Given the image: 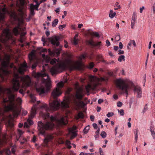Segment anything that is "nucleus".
<instances>
[{
  "mask_svg": "<svg viewBox=\"0 0 155 155\" xmlns=\"http://www.w3.org/2000/svg\"><path fill=\"white\" fill-rule=\"evenodd\" d=\"M5 58L6 61L8 62L10 58V56L8 54H5Z\"/></svg>",
  "mask_w": 155,
  "mask_h": 155,
  "instance_id": "42",
  "label": "nucleus"
},
{
  "mask_svg": "<svg viewBox=\"0 0 155 155\" xmlns=\"http://www.w3.org/2000/svg\"><path fill=\"white\" fill-rule=\"evenodd\" d=\"M66 26L65 25H60L58 27L59 29L61 30H63V28L66 27Z\"/></svg>",
  "mask_w": 155,
  "mask_h": 155,
  "instance_id": "46",
  "label": "nucleus"
},
{
  "mask_svg": "<svg viewBox=\"0 0 155 155\" xmlns=\"http://www.w3.org/2000/svg\"><path fill=\"white\" fill-rule=\"evenodd\" d=\"M94 66V64L93 62H91L89 64L88 68L90 69L92 68Z\"/></svg>",
  "mask_w": 155,
  "mask_h": 155,
  "instance_id": "39",
  "label": "nucleus"
},
{
  "mask_svg": "<svg viewBox=\"0 0 155 155\" xmlns=\"http://www.w3.org/2000/svg\"><path fill=\"white\" fill-rule=\"evenodd\" d=\"M90 129L89 126H86L84 129L83 132L85 134H86L87 133L88 130Z\"/></svg>",
  "mask_w": 155,
  "mask_h": 155,
  "instance_id": "33",
  "label": "nucleus"
},
{
  "mask_svg": "<svg viewBox=\"0 0 155 155\" xmlns=\"http://www.w3.org/2000/svg\"><path fill=\"white\" fill-rule=\"evenodd\" d=\"M29 9L30 10L31 14L32 15H34L35 14L34 7H31V6H30Z\"/></svg>",
  "mask_w": 155,
  "mask_h": 155,
  "instance_id": "32",
  "label": "nucleus"
},
{
  "mask_svg": "<svg viewBox=\"0 0 155 155\" xmlns=\"http://www.w3.org/2000/svg\"><path fill=\"white\" fill-rule=\"evenodd\" d=\"M122 104H123L122 102L120 101H118L117 103V105L118 107H121L122 106Z\"/></svg>",
  "mask_w": 155,
  "mask_h": 155,
  "instance_id": "55",
  "label": "nucleus"
},
{
  "mask_svg": "<svg viewBox=\"0 0 155 155\" xmlns=\"http://www.w3.org/2000/svg\"><path fill=\"white\" fill-rule=\"evenodd\" d=\"M7 12L5 8H2L1 10H0V20L1 21H3L5 17V15Z\"/></svg>",
  "mask_w": 155,
  "mask_h": 155,
  "instance_id": "13",
  "label": "nucleus"
},
{
  "mask_svg": "<svg viewBox=\"0 0 155 155\" xmlns=\"http://www.w3.org/2000/svg\"><path fill=\"white\" fill-rule=\"evenodd\" d=\"M87 33L92 36H94L97 37H100L99 34L96 32H93L91 30H89L87 31Z\"/></svg>",
  "mask_w": 155,
  "mask_h": 155,
  "instance_id": "18",
  "label": "nucleus"
},
{
  "mask_svg": "<svg viewBox=\"0 0 155 155\" xmlns=\"http://www.w3.org/2000/svg\"><path fill=\"white\" fill-rule=\"evenodd\" d=\"M23 7L22 6H19L18 8V11L20 13V14L23 15L24 14L23 11Z\"/></svg>",
  "mask_w": 155,
  "mask_h": 155,
  "instance_id": "26",
  "label": "nucleus"
},
{
  "mask_svg": "<svg viewBox=\"0 0 155 155\" xmlns=\"http://www.w3.org/2000/svg\"><path fill=\"white\" fill-rule=\"evenodd\" d=\"M113 98L115 100H117L118 98V96L117 95H116V94H114L113 96Z\"/></svg>",
  "mask_w": 155,
  "mask_h": 155,
  "instance_id": "63",
  "label": "nucleus"
},
{
  "mask_svg": "<svg viewBox=\"0 0 155 155\" xmlns=\"http://www.w3.org/2000/svg\"><path fill=\"white\" fill-rule=\"evenodd\" d=\"M116 83L117 87L119 89L122 91L124 93H125L127 94V90L129 88L128 84H126L121 79H117Z\"/></svg>",
  "mask_w": 155,
  "mask_h": 155,
  "instance_id": "5",
  "label": "nucleus"
},
{
  "mask_svg": "<svg viewBox=\"0 0 155 155\" xmlns=\"http://www.w3.org/2000/svg\"><path fill=\"white\" fill-rule=\"evenodd\" d=\"M3 33L7 39H9L11 37V34L9 30L8 29L6 28L4 29L3 31Z\"/></svg>",
  "mask_w": 155,
  "mask_h": 155,
  "instance_id": "15",
  "label": "nucleus"
},
{
  "mask_svg": "<svg viewBox=\"0 0 155 155\" xmlns=\"http://www.w3.org/2000/svg\"><path fill=\"white\" fill-rule=\"evenodd\" d=\"M106 44L107 46H110V42L108 40H107L106 41Z\"/></svg>",
  "mask_w": 155,
  "mask_h": 155,
  "instance_id": "60",
  "label": "nucleus"
},
{
  "mask_svg": "<svg viewBox=\"0 0 155 155\" xmlns=\"http://www.w3.org/2000/svg\"><path fill=\"white\" fill-rule=\"evenodd\" d=\"M99 132H100V128H98L97 130L95 132V134L96 135L94 136V137L95 138H97V135H98L99 134Z\"/></svg>",
  "mask_w": 155,
  "mask_h": 155,
  "instance_id": "52",
  "label": "nucleus"
},
{
  "mask_svg": "<svg viewBox=\"0 0 155 155\" xmlns=\"http://www.w3.org/2000/svg\"><path fill=\"white\" fill-rule=\"evenodd\" d=\"M97 84H94V86L93 87V88H92L90 84H88L86 87V89L87 91H89L90 89H92L93 90L95 88L97 87Z\"/></svg>",
  "mask_w": 155,
  "mask_h": 155,
  "instance_id": "24",
  "label": "nucleus"
},
{
  "mask_svg": "<svg viewBox=\"0 0 155 155\" xmlns=\"http://www.w3.org/2000/svg\"><path fill=\"white\" fill-rule=\"evenodd\" d=\"M71 143L70 141L68 140H66L65 143V144L67 146V147L68 149H71V146L70 145Z\"/></svg>",
  "mask_w": 155,
  "mask_h": 155,
  "instance_id": "25",
  "label": "nucleus"
},
{
  "mask_svg": "<svg viewBox=\"0 0 155 155\" xmlns=\"http://www.w3.org/2000/svg\"><path fill=\"white\" fill-rule=\"evenodd\" d=\"M84 115L83 113L82 112H79L77 116L75 117L76 120H78L80 118H83L84 117Z\"/></svg>",
  "mask_w": 155,
  "mask_h": 155,
  "instance_id": "21",
  "label": "nucleus"
},
{
  "mask_svg": "<svg viewBox=\"0 0 155 155\" xmlns=\"http://www.w3.org/2000/svg\"><path fill=\"white\" fill-rule=\"evenodd\" d=\"M114 115V113L112 112H108L107 114V116L108 117H110L113 116Z\"/></svg>",
  "mask_w": 155,
  "mask_h": 155,
  "instance_id": "43",
  "label": "nucleus"
},
{
  "mask_svg": "<svg viewBox=\"0 0 155 155\" xmlns=\"http://www.w3.org/2000/svg\"><path fill=\"white\" fill-rule=\"evenodd\" d=\"M36 113V109L35 107H32L31 111V115L30 117L33 118Z\"/></svg>",
  "mask_w": 155,
  "mask_h": 155,
  "instance_id": "20",
  "label": "nucleus"
},
{
  "mask_svg": "<svg viewBox=\"0 0 155 155\" xmlns=\"http://www.w3.org/2000/svg\"><path fill=\"white\" fill-rule=\"evenodd\" d=\"M136 17V15L135 12H134L133 13L132 18H134V19H135Z\"/></svg>",
  "mask_w": 155,
  "mask_h": 155,
  "instance_id": "61",
  "label": "nucleus"
},
{
  "mask_svg": "<svg viewBox=\"0 0 155 155\" xmlns=\"http://www.w3.org/2000/svg\"><path fill=\"white\" fill-rule=\"evenodd\" d=\"M41 41L43 42V44L44 45H45V44H46L47 43V41H46V38L45 37H43L41 39Z\"/></svg>",
  "mask_w": 155,
  "mask_h": 155,
  "instance_id": "41",
  "label": "nucleus"
},
{
  "mask_svg": "<svg viewBox=\"0 0 155 155\" xmlns=\"http://www.w3.org/2000/svg\"><path fill=\"white\" fill-rule=\"evenodd\" d=\"M50 71L52 76L56 75L58 73L62 72L61 65H54L51 68Z\"/></svg>",
  "mask_w": 155,
  "mask_h": 155,
  "instance_id": "7",
  "label": "nucleus"
},
{
  "mask_svg": "<svg viewBox=\"0 0 155 155\" xmlns=\"http://www.w3.org/2000/svg\"><path fill=\"white\" fill-rule=\"evenodd\" d=\"M78 40L75 38L74 41V44L75 45H77L78 44Z\"/></svg>",
  "mask_w": 155,
  "mask_h": 155,
  "instance_id": "59",
  "label": "nucleus"
},
{
  "mask_svg": "<svg viewBox=\"0 0 155 155\" xmlns=\"http://www.w3.org/2000/svg\"><path fill=\"white\" fill-rule=\"evenodd\" d=\"M82 65L81 62H78L76 65H72L71 66V70L74 69H80Z\"/></svg>",
  "mask_w": 155,
  "mask_h": 155,
  "instance_id": "17",
  "label": "nucleus"
},
{
  "mask_svg": "<svg viewBox=\"0 0 155 155\" xmlns=\"http://www.w3.org/2000/svg\"><path fill=\"white\" fill-rule=\"evenodd\" d=\"M120 39V36L119 35H116L115 39L117 41H119Z\"/></svg>",
  "mask_w": 155,
  "mask_h": 155,
  "instance_id": "49",
  "label": "nucleus"
},
{
  "mask_svg": "<svg viewBox=\"0 0 155 155\" xmlns=\"http://www.w3.org/2000/svg\"><path fill=\"white\" fill-rule=\"evenodd\" d=\"M100 135L102 138H104L106 137L107 134L105 131H103L101 132Z\"/></svg>",
  "mask_w": 155,
  "mask_h": 155,
  "instance_id": "36",
  "label": "nucleus"
},
{
  "mask_svg": "<svg viewBox=\"0 0 155 155\" xmlns=\"http://www.w3.org/2000/svg\"><path fill=\"white\" fill-rule=\"evenodd\" d=\"M19 92L23 95H24L25 94V92L23 91V90L22 89H20L19 91Z\"/></svg>",
  "mask_w": 155,
  "mask_h": 155,
  "instance_id": "57",
  "label": "nucleus"
},
{
  "mask_svg": "<svg viewBox=\"0 0 155 155\" xmlns=\"http://www.w3.org/2000/svg\"><path fill=\"white\" fill-rule=\"evenodd\" d=\"M148 109V107L147 106V104H146V105L145 106L144 109H143V113H144L145 112V111L147 110Z\"/></svg>",
  "mask_w": 155,
  "mask_h": 155,
  "instance_id": "53",
  "label": "nucleus"
},
{
  "mask_svg": "<svg viewBox=\"0 0 155 155\" xmlns=\"http://www.w3.org/2000/svg\"><path fill=\"white\" fill-rule=\"evenodd\" d=\"M116 13L113 12V10H111L110 13L109 14V16L111 18H113L115 16Z\"/></svg>",
  "mask_w": 155,
  "mask_h": 155,
  "instance_id": "27",
  "label": "nucleus"
},
{
  "mask_svg": "<svg viewBox=\"0 0 155 155\" xmlns=\"http://www.w3.org/2000/svg\"><path fill=\"white\" fill-rule=\"evenodd\" d=\"M12 81V89L0 86V99H3V105L6 110L12 112V115H9V117L15 118L17 117L20 113V110L17 107L16 102L20 103L22 100L19 97L16 100L15 95L12 94V91L16 92L18 90L20 87V82L22 83L23 86L25 87L30 86L31 82L28 76L27 75L25 77L19 76L17 73L14 74V78Z\"/></svg>",
  "mask_w": 155,
  "mask_h": 155,
  "instance_id": "1",
  "label": "nucleus"
},
{
  "mask_svg": "<svg viewBox=\"0 0 155 155\" xmlns=\"http://www.w3.org/2000/svg\"><path fill=\"white\" fill-rule=\"evenodd\" d=\"M86 55L85 54H82L79 57V59L82 60V59H85L86 57Z\"/></svg>",
  "mask_w": 155,
  "mask_h": 155,
  "instance_id": "47",
  "label": "nucleus"
},
{
  "mask_svg": "<svg viewBox=\"0 0 155 155\" xmlns=\"http://www.w3.org/2000/svg\"><path fill=\"white\" fill-rule=\"evenodd\" d=\"M114 7L115 8L114 9L115 10L120 9V5H119V3L117 2L115 3Z\"/></svg>",
  "mask_w": 155,
  "mask_h": 155,
  "instance_id": "34",
  "label": "nucleus"
},
{
  "mask_svg": "<svg viewBox=\"0 0 155 155\" xmlns=\"http://www.w3.org/2000/svg\"><path fill=\"white\" fill-rule=\"evenodd\" d=\"M132 86H133L134 87V91L135 94H137V98H140L141 97L142 91L140 87L139 86H135L134 85L133 83H131Z\"/></svg>",
  "mask_w": 155,
  "mask_h": 155,
  "instance_id": "8",
  "label": "nucleus"
},
{
  "mask_svg": "<svg viewBox=\"0 0 155 155\" xmlns=\"http://www.w3.org/2000/svg\"><path fill=\"white\" fill-rule=\"evenodd\" d=\"M58 23V20L57 19H55L52 22V26L53 27H55L57 25Z\"/></svg>",
  "mask_w": 155,
  "mask_h": 155,
  "instance_id": "30",
  "label": "nucleus"
},
{
  "mask_svg": "<svg viewBox=\"0 0 155 155\" xmlns=\"http://www.w3.org/2000/svg\"><path fill=\"white\" fill-rule=\"evenodd\" d=\"M44 118L46 122L43 123L41 121L38 122V129L41 134H44L45 130H52L54 126L53 123L55 122L60 126L65 125L68 124V121L66 117H62L60 119L58 118L57 117L51 116L50 117L48 113L43 114Z\"/></svg>",
  "mask_w": 155,
  "mask_h": 155,
  "instance_id": "2",
  "label": "nucleus"
},
{
  "mask_svg": "<svg viewBox=\"0 0 155 155\" xmlns=\"http://www.w3.org/2000/svg\"><path fill=\"white\" fill-rule=\"evenodd\" d=\"M19 29H20V24L19 23L18 25L14 28L13 29V32L15 35L17 36L19 34L20 32L19 31Z\"/></svg>",
  "mask_w": 155,
  "mask_h": 155,
  "instance_id": "16",
  "label": "nucleus"
},
{
  "mask_svg": "<svg viewBox=\"0 0 155 155\" xmlns=\"http://www.w3.org/2000/svg\"><path fill=\"white\" fill-rule=\"evenodd\" d=\"M18 141H19L20 142V143L21 144H23L27 142L26 139L24 138L23 137H19L17 139Z\"/></svg>",
  "mask_w": 155,
  "mask_h": 155,
  "instance_id": "19",
  "label": "nucleus"
},
{
  "mask_svg": "<svg viewBox=\"0 0 155 155\" xmlns=\"http://www.w3.org/2000/svg\"><path fill=\"white\" fill-rule=\"evenodd\" d=\"M10 73L9 71L3 68H0V78L3 79L4 75H7Z\"/></svg>",
  "mask_w": 155,
  "mask_h": 155,
  "instance_id": "11",
  "label": "nucleus"
},
{
  "mask_svg": "<svg viewBox=\"0 0 155 155\" xmlns=\"http://www.w3.org/2000/svg\"><path fill=\"white\" fill-rule=\"evenodd\" d=\"M48 39L51 43L55 47H58L60 44L59 41L60 37L59 36L54 35L51 38H49Z\"/></svg>",
  "mask_w": 155,
  "mask_h": 155,
  "instance_id": "6",
  "label": "nucleus"
},
{
  "mask_svg": "<svg viewBox=\"0 0 155 155\" xmlns=\"http://www.w3.org/2000/svg\"><path fill=\"white\" fill-rule=\"evenodd\" d=\"M87 44L93 47H97L99 48L102 45L101 41H97L95 42L92 39L87 40Z\"/></svg>",
  "mask_w": 155,
  "mask_h": 155,
  "instance_id": "10",
  "label": "nucleus"
},
{
  "mask_svg": "<svg viewBox=\"0 0 155 155\" xmlns=\"http://www.w3.org/2000/svg\"><path fill=\"white\" fill-rule=\"evenodd\" d=\"M3 63L5 67L7 66L8 64L7 61H4Z\"/></svg>",
  "mask_w": 155,
  "mask_h": 155,
  "instance_id": "58",
  "label": "nucleus"
},
{
  "mask_svg": "<svg viewBox=\"0 0 155 155\" xmlns=\"http://www.w3.org/2000/svg\"><path fill=\"white\" fill-rule=\"evenodd\" d=\"M30 6L31 7H34V9H35L37 11H38V8L39 6V4H38V5H34L33 4H31L30 5Z\"/></svg>",
  "mask_w": 155,
  "mask_h": 155,
  "instance_id": "28",
  "label": "nucleus"
},
{
  "mask_svg": "<svg viewBox=\"0 0 155 155\" xmlns=\"http://www.w3.org/2000/svg\"><path fill=\"white\" fill-rule=\"evenodd\" d=\"M9 14L11 17L13 18L14 21H16L18 19V18L16 12L15 11H11Z\"/></svg>",
  "mask_w": 155,
  "mask_h": 155,
  "instance_id": "14",
  "label": "nucleus"
},
{
  "mask_svg": "<svg viewBox=\"0 0 155 155\" xmlns=\"http://www.w3.org/2000/svg\"><path fill=\"white\" fill-rule=\"evenodd\" d=\"M124 58L125 57L124 55H121L119 56L118 59V61L120 62H121L123 60H124Z\"/></svg>",
  "mask_w": 155,
  "mask_h": 155,
  "instance_id": "37",
  "label": "nucleus"
},
{
  "mask_svg": "<svg viewBox=\"0 0 155 155\" xmlns=\"http://www.w3.org/2000/svg\"><path fill=\"white\" fill-rule=\"evenodd\" d=\"M118 112L120 113V114L121 115L123 116L124 115V112L123 110L121 109L120 110H119L118 109Z\"/></svg>",
  "mask_w": 155,
  "mask_h": 155,
  "instance_id": "48",
  "label": "nucleus"
},
{
  "mask_svg": "<svg viewBox=\"0 0 155 155\" xmlns=\"http://www.w3.org/2000/svg\"><path fill=\"white\" fill-rule=\"evenodd\" d=\"M75 96L78 99H81L83 97L82 95V94L80 93H77L76 95Z\"/></svg>",
  "mask_w": 155,
  "mask_h": 155,
  "instance_id": "29",
  "label": "nucleus"
},
{
  "mask_svg": "<svg viewBox=\"0 0 155 155\" xmlns=\"http://www.w3.org/2000/svg\"><path fill=\"white\" fill-rule=\"evenodd\" d=\"M28 66L27 63L25 61L22 64H21L18 70V72L20 74H22L24 72L26 71Z\"/></svg>",
  "mask_w": 155,
  "mask_h": 155,
  "instance_id": "9",
  "label": "nucleus"
},
{
  "mask_svg": "<svg viewBox=\"0 0 155 155\" xmlns=\"http://www.w3.org/2000/svg\"><path fill=\"white\" fill-rule=\"evenodd\" d=\"M132 44H133L134 46H135L136 45L135 42L134 40H130V42L128 44L129 46H131Z\"/></svg>",
  "mask_w": 155,
  "mask_h": 155,
  "instance_id": "31",
  "label": "nucleus"
},
{
  "mask_svg": "<svg viewBox=\"0 0 155 155\" xmlns=\"http://www.w3.org/2000/svg\"><path fill=\"white\" fill-rule=\"evenodd\" d=\"M37 65V63H35L32 64L31 68L32 69H34L36 68Z\"/></svg>",
  "mask_w": 155,
  "mask_h": 155,
  "instance_id": "54",
  "label": "nucleus"
},
{
  "mask_svg": "<svg viewBox=\"0 0 155 155\" xmlns=\"http://www.w3.org/2000/svg\"><path fill=\"white\" fill-rule=\"evenodd\" d=\"M54 137L52 135H48L45 138L44 140V146L45 147H48V143Z\"/></svg>",
  "mask_w": 155,
  "mask_h": 155,
  "instance_id": "12",
  "label": "nucleus"
},
{
  "mask_svg": "<svg viewBox=\"0 0 155 155\" xmlns=\"http://www.w3.org/2000/svg\"><path fill=\"white\" fill-rule=\"evenodd\" d=\"M58 88L54 89L51 93V96L54 99L51 102L49 103V107L46 104H43L41 107L44 108L47 111H55L58 110L61 107L62 108H66L69 107V104L68 102L64 101L61 102V104L57 97L60 95L62 93L60 88H62L64 86L62 83H59L57 84Z\"/></svg>",
  "mask_w": 155,
  "mask_h": 155,
  "instance_id": "3",
  "label": "nucleus"
},
{
  "mask_svg": "<svg viewBox=\"0 0 155 155\" xmlns=\"http://www.w3.org/2000/svg\"><path fill=\"white\" fill-rule=\"evenodd\" d=\"M150 131L153 137L154 138L155 137V133L154 132H153L151 129V130Z\"/></svg>",
  "mask_w": 155,
  "mask_h": 155,
  "instance_id": "56",
  "label": "nucleus"
},
{
  "mask_svg": "<svg viewBox=\"0 0 155 155\" xmlns=\"http://www.w3.org/2000/svg\"><path fill=\"white\" fill-rule=\"evenodd\" d=\"M45 71L44 66H43L42 70L43 73L34 72L32 74V75L35 78L37 79L41 78V82L40 85H38L36 83L35 86L36 91L40 95L45 92H48L51 88L50 79L48 75L45 72Z\"/></svg>",
  "mask_w": 155,
  "mask_h": 155,
  "instance_id": "4",
  "label": "nucleus"
},
{
  "mask_svg": "<svg viewBox=\"0 0 155 155\" xmlns=\"http://www.w3.org/2000/svg\"><path fill=\"white\" fill-rule=\"evenodd\" d=\"M57 61V60L56 59L54 58L51 60L50 61V63L51 64H56Z\"/></svg>",
  "mask_w": 155,
  "mask_h": 155,
  "instance_id": "38",
  "label": "nucleus"
},
{
  "mask_svg": "<svg viewBox=\"0 0 155 155\" xmlns=\"http://www.w3.org/2000/svg\"><path fill=\"white\" fill-rule=\"evenodd\" d=\"M74 86L75 87V88L76 90H78L79 87V83L78 82H76L74 84Z\"/></svg>",
  "mask_w": 155,
  "mask_h": 155,
  "instance_id": "40",
  "label": "nucleus"
},
{
  "mask_svg": "<svg viewBox=\"0 0 155 155\" xmlns=\"http://www.w3.org/2000/svg\"><path fill=\"white\" fill-rule=\"evenodd\" d=\"M153 14H154L155 12V2L154 3L153 5Z\"/></svg>",
  "mask_w": 155,
  "mask_h": 155,
  "instance_id": "64",
  "label": "nucleus"
},
{
  "mask_svg": "<svg viewBox=\"0 0 155 155\" xmlns=\"http://www.w3.org/2000/svg\"><path fill=\"white\" fill-rule=\"evenodd\" d=\"M134 18H132L131 21V27L132 28H134L135 24V21L136 20L135 19H134Z\"/></svg>",
  "mask_w": 155,
  "mask_h": 155,
  "instance_id": "35",
  "label": "nucleus"
},
{
  "mask_svg": "<svg viewBox=\"0 0 155 155\" xmlns=\"http://www.w3.org/2000/svg\"><path fill=\"white\" fill-rule=\"evenodd\" d=\"M97 60L100 61H102L103 62L105 63L106 61L103 59V56L101 54H98L96 56Z\"/></svg>",
  "mask_w": 155,
  "mask_h": 155,
  "instance_id": "22",
  "label": "nucleus"
},
{
  "mask_svg": "<svg viewBox=\"0 0 155 155\" xmlns=\"http://www.w3.org/2000/svg\"><path fill=\"white\" fill-rule=\"evenodd\" d=\"M61 49V48H56L54 51V54L57 57L59 56L60 55Z\"/></svg>",
  "mask_w": 155,
  "mask_h": 155,
  "instance_id": "23",
  "label": "nucleus"
},
{
  "mask_svg": "<svg viewBox=\"0 0 155 155\" xmlns=\"http://www.w3.org/2000/svg\"><path fill=\"white\" fill-rule=\"evenodd\" d=\"M90 118L91 120L92 121H93L94 120V117L93 115H91L90 116Z\"/></svg>",
  "mask_w": 155,
  "mask_h": 155,
  "instance_id": "62",
  "label": "nucleus"
},
{
  "mask_svg": "<svg viewBox=\"0 0 155 155\" xmlns=\"http://www.w3.org/2000/svg\"><path fill=\"white\" fill-rule=\"evenodd\" d=\"M18 132L19 135V137H22L21 136L22 135L23 133V131L21 130L18 129Z\"/></svg>",
  "mask_w": 155,
  "mask_h": 155,
  "instance_id": "50",
  "label": "nucleus"
},
{
  "mask_svg": "<svg viewBox=\"0 0 155 155\" xmlns=\"http://www.w3.org/2000/svg\"><path fill=\"white\" fill-rule=\"evenodd\" d=\"M30 125L27 122H25L24 124V128H28L29 127Z\"/></svg>",
  "mask_w": 155,
  "mask_h": 155,
  "instance_id": "51",
  "label": "nucleus"
},
{
  "mask_svg": "<svg viewBox=\"0 0 155 155\" xmlns=\"http://www.w3.org/2000/svg\"><path fill=\"white\" fill-rule=\"evenodd\" d=\"M27 122L28 123V124H29V125H32L33 124V121L30 119H28Z\"/></svg>",
  "mask_w": 155,
  "mask_h": 155,
  "instance_id": "45",
  "label": "nucleus"
},
{
  "mask_svg": "<svg viewBox=\"0 0 155 155\" xmlns=\"http://www.w3.org/2000/svg\"><path fill=\"white\" fill-rule=\"evenodd\" d=\"M138 130H137L135 133V142H136L137 138H138Z\"/></svg>",
  "mask_w": 155,
  "mask_h": 155,
  "instance_id": "44",
  "label": "nucleus"
}]
</instances>
